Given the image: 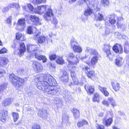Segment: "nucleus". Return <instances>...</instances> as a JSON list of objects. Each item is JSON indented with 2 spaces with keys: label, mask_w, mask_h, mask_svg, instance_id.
Segmentation results:
<instances>
[{
  "label": "nucleus",
  "mask_w": 129,
  "mask_h": 129,
  "mask_svg": "<svg viewBox=\"0 0 129 129\" xmlns=\"http://www.w3.org/2000/svg\"><path fill=\"white\" fill-rule=\"evenodd\" d=\"M37 78V86L38 89H39L40 87L45 88L49 86H55L57 84L54 78L49 74H40L38 76Z\"/></svg>",
  "instance_id": "obj_1"
},
{
  "label": "nucleus",
  "mask_w": 129,
  "mask_h": 129,
  "mask_svg": "<svg viewBox=\"0 0 129 129\" xmlns=\"http://www.w3.org/2000/svg\"><path fill=\"white\" fill-rule=\"evenodd\" d=\"M9 79L16 88L20 87L24 82L23 79L13 74H10L9 75Z\"/></svg>",
  "instance_id": "obj_2"
},
{
  "label": "nucleus",
  "mask_w": 129,
  "mask_h": 129,
  "mask_svg": "<svg viewBox=\"0 0 129 129\" xmlns=\"http://www.w3.org/2000/svg\"><path fill=\"white\" fill-rule=\"evenodd\" d=\"M39 89L43 91H45L47 92L48 94H50L52 95H59L60 93V89L56 86H49L45 88L44 87L43 88H40V87Z\"/></svg>",
  "instance_id": "obj_3"
},
{
  "label": "nucleus",
  "mask_w": 129,
  "mask_h": 129,
  "mask_svg": "<svg viewBox=\"0 0 129 129\" xmlns=\"http://www.w3.org/2000/svg\"><path fill=\"white\" fill-rule=\"evenodd\" d=\"M68 61L70 64H77L79 63V59L73 53L71 52L67 55Z\"/></svg>",
  "instance_id": "obj_4"
},
{
  "label": "nucleus",
  "mask_w": 129,
  "mask_h": 129,
  "mask_svg": "<svg viewBox=\"0 0 129 129\" xmlns=\"http://www.w3.org/2000/svg\"><path fill=\"white\" fill-rule=\"evenodd\" d=\"M83 69L85 70L86 74L89 78L92 79H93L96 76L94 71L90 70L89 68L85 66Z\"/></svg>",
  "instance_id": "obj_5"
},
{
  "label": "nucleus",
  "mask_w": 129,
  "mask_h": 129,
  "mask_svg": "<svg viewBox=\"0 0 129 129\" xmlns=\"http://www.w3.org/2000/svg\"><path fill=\"white\" fill-rule=\"evenodd\" d=\"M54 16V15L51 9L48 8L44 15V18L46 21H50L51 18Z\"/></svg>",
  "instance_id": "obj_6"
},
{
  "label": "nucleus",
  "mask_w": 129,
  "mask_h": 129,
  "mask_svg": "<svg viewBox=\"0 0 129 129\" xmlns=\"http://www.w3.org/2000/svg\"><path fill=\"white\" fill-rule=\"evenodd\" d=\"M48 8L47 5H42L37 6L35 9V10L36 13L41 14L46 12Z\"/></svg>",
  "instance_id": "obj_7"
},
{
  "label": "nucleus",
  "mask_w": 129,
  "mask_h": 129,
  "mask_svg": "<svg viewBox=\"0 0 129 129\" xmlns=\"http://www.w3.org/2000/svg\"><path fill=\"white\" fill-rule=\"evenodd\" d=\"M32 66L35 71L36 72H41L43 69L42 66L40 63L36 61H34Z\"/></svg>",
  "instance_id": "obj_8"
},
{
  "label": "nucleus",
  "mask_w": 129,
  "mask_h": 129,
  "mask_svg": "<svg viewBox=\"0 0 129 129\" xmlns=\"http://www.w3.org/2000/svg\"><path fill=\"white\" fill-rule=\"evenodd\" d=\"M113 50L116 53L122 54L123 52L122 46L121 44H116L113 47Z\"/></svg>",
  "instance_id": "obj_9"
},
{
  "label": "nucleus",
  "mask_w": 129,
  "mask_h": 129,
  "mask_svg": "<svg viewBox=\"0 0 129 129\" xmlns=\"http://www.w3.org/2000/svg\"><path fill=\"white\" fill-rule=\"evenodd\" d=\"M61 80L62 82H67L68 81V75L67 73L64 70L61 71L59 75Z\"/></svg>",
  "instance_id": "obj_10"
},
{
  "label": "nucleus",
  "mask_w": 129,
  "mask_h": 129,
  "mask_svg": "<svg viewBox=\"0 0 129 129\" xmlns=\"http://www.w3.org/2000/svg\"><path fill=\"white\" fill-rule=\"evenodd\" d=\"M48 113L47 111L44 109H40L38 113L39 116L43 118V119L47 118Z\"/></svg>",
  "instance_id": "obj_11"
},
{
  "label": "nucleus",
  "mask_w": 129,
  "mask_h": 129,
  "mask_svg": "<svg viewBox=\"0 0 129 129\" xmlns=\"http://www.w3.org/2000/svg\"><path fill=\"white\" fill-rule=\"evenodd\" d=\"M36 58L39 60H42L43 63H45L46 62L47 58L45 56L41 55L39 54V51L37 52H34Z\"/></svg>",
  "instance_id": "obj_12"
},
{
  "label": "nucleus",
  "mask_w": 129,
  "mask_h": 129,
  "mask_svg": "<svg viewBox=\"0 0 129 129\" xmlns=\"http://www.w3.org/2000/svg\"><path fill=\"white\" fill-rule=\"evenodd\" d=\"M30 19L33 22V24L34 25H37L41 24L40 19L35 16L31 15Z\"/></svg>",
  "instance_id": "obj_13"
},
{
  "label": "nucleus",
  "mask_w": 129,
  "mask_h": 129,
  "mask_svg": "<svg viewBox=\"0 0 129 129\" xmlns=\"http://www.w3.org/2000/svg\"><path fill=\"white\" fill-rule=\"evenodd\" d=\"M37 46L36 45L29 44L27 46V50L29 53L37 52L38 50L37 49Z\"/></svg>",
  "instance_id": "obj_14"
},
{
  "label": "nucleus",
  "mask_w": 129,
  "mask_h": 129,
  "mask_svg": "<svg viewBox=\"0 0 129 129\" xmlns=\"http://www.w3.org/2000/svg\"><path fill=\"white\" fill-rule=\"evenodd\" d=\"M33 38L34 40H37L39 43L41 44H42L44 43L45 40V37L41 36H40L38 34L34 35Z\"/></svg>",
  "instance_id": "obj_15"
},
{
  "label": "nucleus",
  "mask_w": 129,
  "mask_h": 129,
  "mask_svg": "<svg viewBox=\"0 0 129 129\" xmlns=\"http://www.w3.org/2000/svg\"><path fill=\"white\" fill-rule=\"evenodd\" d=\"M71 45L73 47V50L75 51L80 53L82 51V49L81 48L77 46L76 45L77 44V43L76 42L72 41L71 42Z\"/></svg>",
  "instance_id": "obj_16"
},
{
  "label": "nucleus",
  "mask_w": 129,
  "mask_h": 129,
  "mask_svg": "<svg viewBox=\"0 0 129 129\" xmlns=\"http://www.w3.org/2000/svg\"><path fill=\"white\" fill-rule=\"evenodd\" d=\"M25 45L24 43H22L20 44V49L18 50V54L20 56L23 55L24 53L26 50Z\"/></svg>",
  "instance_id": "obj_17"
},
{
  "label": "nucleus",
  "mask_w": 129,
  "mask_h": 129,
  "mask_svg": "<svg viewBox=\"0 0 129 129\" xmlns=\"http://www.w3.org/2000/svg\"><path fill=\"white\" fill-rule=\"evenodd\" d=\"M17 25L18 26H21V29L20 30H22L25 27L26 24L25 20L24 18L20 19L18 21Z\"/></svg>",
  "instance_id": "obj_18"
},
{
  "label": "nucleus",
  "mask_w": 129,
  "mask_h": 129,
  "mask_svg": "<svg viewBox=\"0 0 129 129\" xmlns=\"http://www.w3.org/2000/svg\"><path fill=\"white\" fill-rule=\"evenodd\" d=\"M7 111L5 110H3L1 111L0 112V120L5 121L6 116L7 114Z\"/></svg>",
  "instance_id": "obj_19"
},
{
  "label": "nucleus",
  "mask_w": 129,
  "mask_h": 129,
  "mask_svg": "<svg viewBox=\"0 0 129 129\" xmlns=\"http://www.w3.org/2000/svg\"><path fill=\"white\" fill-rule=\"evenodd\" d=\"M9 60L6 57L0 58V66L4 67L6 66L8 63Z\"/></svg>",
  "instance_id": "obj_20"
},
{
  "label": "nucleus",
  "mask_w": 129,
  "mask_h": 129,
  "mask_svg": "<svg viewBox=\"0 0 129 129\" xmlns=\"http://www.w3.org/2000/svg\"><path fill=\"white\" fill-rule=\"evenodd\" d=\"M84 88L86 91L91 94L93 93L95 90L93 86H90L88 84L85 85Z\"/></svg>",
  "instance_id": "obj_21"
},
{
  "label": "nucleus",
  "mask_w": 129,
  "mask_h": 129,
  "mask_svg": "<svg viewBox=\"0 0 129 129\" xmlns=\"http://www.w3.org/2000/svg\"><path fill=\"white\" fill-rule=\"evenodd\" d=\"M98 89L105 96H108L109 95V93L107 91V89L106 88L102 87L100 86H99Z\"/></svg>",
  "instance_id": "obj_22"
},
{
  "label": "nucleus",
  "mask_w": 129,
  "mask_h": 129,
  "mask_svg": "<svg viewBox=\"0 0 129 129\" xmlns=\"http://www.w3.org/2000/svg\"><path fill=\"white\" fill-rule=\"evenodd\" d=\"M92 2L90 3H89V4H91L95 10L97 11H99L100 10L99 5V3L97 1V0H92Z\"/></svg>",
  "instance_id": "obj_23"
},
{
  "label": "nucleus",
  "mask_w": 129,
  "mask_h": 129,
  "mask_svg": "<svg viewBox=\"0 0 129 129\" xmlns=\"http://www.w3.org/2000/svg\"><path fill=\"white\" fill-rule=\"evenodd\" d=\"M123 58L121 57H118L115 60V63L116 66L121 67L122 64Z\"/></svg>",
  "instance_id": "obj_24"
},
{
  "label": "nucleus",
  "mask_w": 129,
  "mask_h": 129,
  "mask_svg": "<svg viewBox=\"0 0 129 129\" xmlns=\"http://www.w3.org/2000/svg\"><path fill=\"white\" fill-rule=\"evenodd\" d=\"M73 116L75 119L79 118L80 116V113L79 110L74 108L72 110Z\"/></svg>",
  "instance_id": "obj_25"
},
{
  "label": "nucleus",
  "mask_w": 129,
  "mask_h": 129,
  "mask_svg": "<svg viewBox=\"0 0 129 129\" xmlns=\"http://www.w3.org/2000/svg\"><path fill=\"white\" fill-rule=\"evenodd\" d=\"M115 15H112L108 17V20L109 23L112 25L114 24L116 22V20L115 19Z\"/></svg>",
  "instance_id": "obj_26"
},
{
  "label": "nucleus",
  "mask_w": 129,
  "mask_h": 129,
  "mask_svg": "<svg viewBox=\"0 0 129 129\" xmlns=\"http://www.w3.org/2000/svg\"><path fill=\"white\" fill-rule=\"evenodd\" d=\"M71 76L75 84H77L78 82V81L77 78L76 77V74L74 71H71Z\"/></svg>",
  "instance_id": "obj_27"
},
{
  "label": "nucleus",
  "mask_w": 129,
  "mask_h": 129,
  "mask_svg": "<svg viewBox=\"0 0 129 129\" xmlns=\"http://www.w3.org/2000/svg\"><path fill=\"white\" fill-rule=\"evenodd\" d=\"M16 5L18 6V5L16 4L15 3L10 4L7 7L4 8L2 10V12L4 13L8 11L10 8H13L14 6H16Z\"/></svg>",
  "instance_id": "obj_28"
},
{
  "label": "nucleus",
  "mask_w": 129,
  "mask_h": 129,
  "mask_svg": "<svg viewBox=\"0 0 129 129\" xmlns=\"http://www.w3.org/2000/svg\"><path fill=\"white\" fill-rule=\"evenodd\" d=\"M93 10L89 7H88L84 12V14L85 16H89L93 13Z\"/></svg>",
  "instance_id": "obj_29"
},
{
  "label": "nucleus",
  "mask_w": 129,
  "mask_h": 129,
  "mask_svg": "<svg viewBox=\"0 0 129 129\" xmlns=\"http://www.w3.org/2000/svg\"><path fill=\"white\" fill-rule=\"evenodd\" d=\"M12 102V99L10 98L6 99L3 102L2 104L5 106H7L10 104Z\"/></svg>",
  "instance_id": "obj_30"
},
{
  "label": "nucleus",
  "mask_w": 129,
  "mask_h": 129,
  "mask_svg": "<svg viewBox=\"0 0 129 129\" xmlns=\"http://www.w3.org/2000/svg\"><path fill=\"white\" fill-rule=\"evenodd\" d=\"M111 85L113 87V89L116 91H118L119 90L120 87L119 84L118 83H117L115 85L114 83L113 82H112Z\"/></svg>",
  "instance_id": "obj_31"
},
{
  "label": "nucleus",
  "mask_w": 129,
  "mask_h": 129,
  "mask_svg": "<svg viewBox=\"0 0 129 129\" xmlns=\"http://www.w3.org/2000/svg\"><path fill=\"white\" fill-rule=\"evenodd\" d=\"M103 49L106 53L107 57L109 58L110 60H111L112 59L111 58V54L110 50H106L105 48H103Z\"/></svg>",
  "instance_id": "obj_32"
},
{
  "label": "nucleus",
  "mask_w": 129,
  "mask_h": 129,
  "mask_svg": "<svg viewBox=\"0 0 129 129\" xmlns=\"http://www.w3.org/2000/svg\"><path fill=\"white\" fill-rule=\"evenodd\" d=\"M98 61V58L96 56H93L91 60V65L94 67V66L97 62Z\"/></svg>",
  "instance_id": "obj_33"
},
{
  "label": "nucleus",
  "mask_w": 129,
  "mask_h": 129,
  "mask_svg": "<svg viewBox=\"0 0 129 129\" xmlns=\"http://www.w3.org/2000/svg\"><path fill=\"white\" fill-rule=\"evenodd\" d=\"M7 84L6 83H4L0 85V92H3L7 87Z\"/></svg>",
  "instance_id": "obj_34"
},
{
  "label": "nucleus",
  "mask_w": 129,
  "mask_h": 129,
  "mask_svg": "<svg viewBox=\"0 0 129 129\" xmlns=\"http://www.w3.org/2000/svg\"><path fill=\"white\" fill-rule=\"evenodd\" d=\"M118 28H120L122 29L123 31L125 30V29L126 27V25H125L123 23H119L117 24Z\"/></svg>",
  "instance_id": "obj_35"
},
{
  "label": "nucleus",
  "mask_w": 129,
  "mask_h": 129,
  "mask_svg": "<svg viewBox=\"0 0 129 129\" xmlns=\"http://www.w3.org/2000/svg\"><path fill=\"white\" fill-rule=\"evenodd\" d=\"M88 2L87 0H79L77 2V3L79 5L82 6L85 3L87 4Z\"/></svg>",
  "instance_id": "obj_36"
},
{
  "label": "nucleus",
  "mask_w": 129,
  "mask_h": 129,
  "mask_svg": "<svg viewBox=\"0 0 129 129\" xmlns=\"http://www.w3.org/2000/svg\"><path fill=\"white\" fill-rule=\"evenodd\" d=\"M93 102H99V95L97 93H95L94 94V97L92 99Z\"/></svg>",
  "instance_id": "obj_37"
},
{
  "label": "nucleus",
  "mask_w": 129,
  "mask_h": 129,
  "mask_svg": "<svg viewBox=\"0 0 129 129\" xmlns=\"http://www.w3.org/2000/svg\"><path fill=\"white\" fill-rule=\"evenodd\" d=\"M50 21H51L55 25V27L56 26L58 23V21L56 17H54V16H53L51 18V20Z\"/></svg>",
  "instance_id": "obj_38"
},
{
  "label": "nucleus",
  "mask_w": 129,
  "mask_h": 129,
  "mask_svg": "<svg viewBox=\"0 0 129 129\" xmlns=\"http://www.w3.org/2000/svg\"><path fill=\"white\" fill-rule=\"evenodd\" d=\"M108 100L111 104L114 107L116 106L115 100L112 98H108Z\"/></svg>",
  "instance_id": "obj_39"
},
{
  "label": "nucleus",
  "mask_w": 129,
  "mask_h": 129,
  "mask_svg": "<svg viewBox=\"0 0 129 129\" xmlns=\"http://www.w3.org/2000/svg\"><path fill=\"white\" fill-rule=\"evenodd\" d=\"M12 116L14 119V121H17L19 117L18 114L17 113L13 112Z\"/></svg>",
  "instance_id": "obj_40"
},
{
  "label": "nucleus",
  "mask_w": 129,
  "mask_h": 129,
  "mask_svg": "<svg viewBox=\"0 0 129 129\" xmlns=\"http://www.w3.org/2000/svg\"><path fill=\"white\" fill-rule=\"evenodd\" d=\"M101 2L103 5L105 7H107L109 4V2L107 0H102Z\"/></svg>",
  "instance_id": "obj_41"
},
{
  "label": "nucleus",
  "mask_w": 129,
  "mask_h": 129,
  "mask_svg": "<svg viewBox=\"0 0 129 129\" xmlns=\"http://www.w3.org/2000/svg\"><path fill=\"white\" fill-rule=\"evenodd\" d=\"M69 116L68 114H64L62 115V121H68L69 120Z\"/></svg>",
  "instance_id": "obj_42"
},
{
  "label": "nucleus",
  "mask_w": 129,
  "mask_h": 129,
  "mask_svg": "<svg viewBox=\"0 0 129 129\" xmlns=\"http://www.w3.org/2000/svg\"><path fill=\"white\" fill-rule=\"evenodd\" d=\"M26 31L28 34H30L33 33V29L32 27L31 26H28L27 28Z\"/></svg>",
  "instance_id": "obj_43"
},
{
  "label": "nucleus",
  "mask_w": 129,
  "mask_h": 129,
  "mask_svg": "<svg viewBox=\"0 0 129 129\" xmlns=\"http://www.w3.org/2000/svg\"><path fill=\"white\" fill-rule=\"evenodd\" d=\"M96 17L98 20L100 21H102L104 19L103 15L99 13H98L96 15Z\"/></svg>",
  "instance_id": "obj_44"
},
{
  "label": "nucleus",
  "mask_w": 129,
  "mask_h": 129,
  "mask_svg": "<svg viewBox=\"0 0 129 129\" xmlns=\"http://www.w3.org/2000/svg\"><path fill=\"white\" fill-rule=\"evenodd\" d=\"M81 60L84 62L88 63V60L89 59V57L88 56H85L84 57H82L81 58Z\"/></svg>",
  "instance_id": "obj_45"
},
{
  "label": "nucleus",
  "mask_w": 129,
  "mask_h": 129,
  "mask_svg": "<svg viewBox=\"0 0 129 129\" xmlns=\"http://www.w3.org/2000/svg\"><path fill=\"white\" fill-rule=\"evenodd\" d=\"M56 63L60 64L63 63L64 61L63 59L61 57H58L56 60Z\"/></svg>",
  "instance_id": "obj_46"
},
{
  "label": "nucleus",
  "mask_w": 129,
  "mask_h": 129,
  "mask_svg": "<svg viewBox=\"0 0 129 129\" xmlns=\"http://www.w3.org/2000/svg\"><path fill=\"white\" fill-rule=\"evenodd\" d=\"M111 32L112 31L110 30V29L107 28H106L105 30V34H104V36H106L108 35L111 33Z\"/></svg>",
  "instance_id": "obj_47"
},
{
  "label": "nucleus",
  "mask_w": 129,
  "mask_h": 129,
  "mask_svg": "<svg viewBox=\"0 0 129 129\" xmlns=\"http://www.w3.org/2000/svg\"><path fill=\"white\" fill-rule=\"evenodd\" d=\"M70 93L67 90H65L63 92V96L65 99H66V96H67L68 94Z\"/></svg>",
  "instance_id": "obj_48"
},
{
  "label": "nucleus",
  "mask_w": 129,
  "mask_h": 129,
  "mask_svg": "<svg viewBox=\"0 0 129 129\" xmlns=\"http://www.w3.org/2000/svg\"><path fill=\"white\" fill-rule=\"evenodd\" d=\"M56 58V56L55 54H53L50 55L49 56V58L51 60H55Z\"/></svg>",
  "instance_id": "obj_49"
},
{
  "label": "nucleus",
  "mask_w": 129,
  "mask_h": 129,
  "mask_svg": "<svg viewBox=\"0 0 129 129\" xmlns=\"http://www.w3.org/2000/svg\"><path fill=\"white\" fill-rule=\"evenodd\" d=\"M124 52L126 54H129V46L124 47Z\"/></svg>",
  "instance_id": "obj_50"
},
{
  "label": "nucleus",
  "mask_w": 129,
  "mask_h": 129,
  "mask_svg": "<svg viewBox=\"0 0 129 129\" xmlns=\"http://www.w3.org/2000/svg\"><path fill=\"white\" fill-rule=\"evenodd\" d=\"M33 129H40V127L39 125L38 124H34L32 126Z\"/></svg>",
  "instance_id": "obj_51"
},
{
  "label": "nucleus",
  "mask_w": 129,
  "mask_h": 129,
  "mask_svg": "<svg viewBox=\"0 0 129 129\" xmlns=\"http://www.w3.org/2000/svg\"><path fill=\"white\" fill-rule=\"evenodd\" d=\"M28 7V9L31 11H33L34 8L33 6L30 4H27Z\"/></svg>",
  "instance_id": "obj_52"
},
{
  "label": "nucleus",
  "mask_w": 129,
  "mask_h": 129,
  "mask_svg": "<svg viewBox=\"0 0 129 129\" xmlns=\"http://www.w3.org/2000/svg\"><path fill=\"white\" fill-rule=\"evenodd\" d=\"M72 96L70 93H68L67 96H66V99H65L66 101H68V100L70 101L72 100Z\"/></svg>",
  "instance_id": "obj_53"
},
{
  "label": "nucleus",
  "mask_w": 129,
  "mask_h": 129,
  "mask_svg": "<svg viewBox=\"0 0 129 129\" xmlns=\"http://www.w3.org/2000/svg\"><path fill=\"white\" fill-rule=\"evenodd\" d=\"M12 17L11 16H10L9 17H8L7 19V20L6 21V23H8L9 24H10L11 22L12 21Z\"/></svg>",
  "instance_id": "obj_54"
},
{
  "label": "nucleus",
  "mask_w": 129,
  "mask_h": 129,
  "mask_svg": "<svg viewBox=\"0 0 129 129\" xmlns=\"http://www.w3.org/2000/svg\"><path fill=\"white\" fill-rule=\"evenodd\" d=\"M114 34L115 36L118 38H121L122 37V36L118 32H115Z\"/></svg>",
  "instance_id": "obj_55"
},
{
  "label": "nucleus",
  "mask_w": 129,
  "mask_h": 129,
  "mask_svg": "<svg viewBox=\"0 0 129 129\" xmlns=\"http://www.w3.org/2000/svg\"><path fill=\"white\" fill-rule=\"evenodd\" d=\"M91 54H92L95 56H94L97 57L98 56V53L96 50L95 49H94L92 53H91Z\"/></svg>",
  "instance_id": "obj_56"
},
{
  "label": "nucleus",
  "mask_w": 129,
  "mask_h": 129,
  "mask_svg": "<svg viewBox=\"0 0 129 129\" xmlns=\"http://www.w3.org/2000/svg\"><path fill=\"white\" fill-rule=\"evenodd\" d=\"M97 129H104V126L102 125H100L97 124L96 125Z\"/></svg>",
  "instance_id": "obj_57"
},
{
  "label": "nucleus",
  "mask_w": 129,
  "mask_h": 129,
  "mask_svg": "<svg viewBox=\"0 0 129 129\" xmlns=\"http://www.w3.org/2000/svg\"><path fill=\"white\" fill-rule=\"evenodd\" d=\"M47 66L50 69L52 68H55V66L54 64H52L51 63H49L47 64Z\"/></svg>",
  "instance_id": "obj_58"
},
{
  "label": "nucleus",
  "mask_w": 129,
  "mask_h": 129,
  "mask_svg": "<svg viewBox=\"0 0 129 129\" xmlns=\"http://www.w3.org/2000/svg\"><path fill=\"white\" fill-rule=\"evenodd\" d=\"M22 36V34H19V33H17L16 34V38L17 39L19 40Z\"/></svg>",
  "instance_id": "obj_59"
},
{
  "label": "nucleus",
  "mask_w": 129,
  "mask_h": 129,
  "mask_svg": "<svg viewBox=\"0 0 129 129\" xmlns=\"http://www.w3.org/2000/svg\"><path fill=\"white\" fill-rule=\"evenodd\" d=\"M7 50L5 48H3L0 50V54H3L6 52Z\"/></svg>",
  "instance_id": "obj_60"
},
{
  "label": "nucleus",
  "mask_w": 129,
  "mask_h": 129,
  "mask_svg": "<svg viewBox=\"0 0 129 129\" xmlns=\"http://www.w3.org/2000/svg\"><path fill=\"white\" fill-rule=\"evenodd\" d=\"M102 104L107 107H108L109 106V104L108 102L106 100H104L102 102Z\"/></svg>",
  "instance_id": "obj_61"
},
{
  "label": "nucleus",
  "mask_w": 129,
  "mask_h": 129,
  "mask_svg": "<svg viewBox=\"0 0 129 129\" xmlns=\"http://www.w3.org/2000/svg\"><path fill=\"white\" fill-rule=\"evenodd\" d=\"M86 49L87 51L89 52L90 54H91L94 49L90 48L89 47H87Z\"/></svg>",
  "instance_id": "obj_62"
},
{
  "label": "nucleus",
  "mask_w": 129,
  "mask_h": 129,
  "mask_svg": "<svg viewBox=\"0 0 129 129\" xmlns=\"http://www.w3.org/2000/svg\"><path fill=\"white\" fill-rule=\"evenodd\" d=\"M112 121H105V126L108 127L110 125Z\"/></svg>",
  "instance_id": "obj_63"
},
{
  "label": "nucleus",
  "mask_w": 129,
  "mask_h": 129,
  "mask_svg": "<svg viewBox=\"0 0 129 129\" xmlns=\"http://www.w3.org/2000/svg\"><path fill=\"white\" fill-rule=\"evenodd\" d=\"M83 121H79L77 123V126L78 127H80L83 126Z\"/></svg>",
  "instance_id": "obj_64"
}]
</instances>
